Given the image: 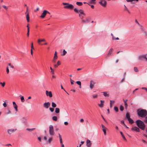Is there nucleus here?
<instances>
[{
	"label": "nucleus",
	"mask_w": 147,
	"mask_h": 147,
	"mask_svg": "<svg viewBox=\"0 0 147 147\" xmlns=\"http://www.w3.org/2000/svg\"><path fill=\"white\" fill-rule=\"evenodd\" d=\"M74 11L76 13L79 14V16L82 20V22L87 23L91 21V19L89 17L86 18L85 20L83 19L86 14L84 13L83 10H74Z\"/></svg>",
	"instance_id": "f257e3e1"
},
{
	"label": "nucleus",
	"mask_w": 147,
	"mask_h": 147,
	"mask_svg": "<svg viewBox=\"0 0 147 147\" xmlns=\"http://www.w3.org/2000/svg\"><path fill=\"white\" fill-rule=\"evenodd\" d=\"M138 116L142 118H144L147 115V111L146 109H139L137 110Z\"/></svg>",
	"instance_id": "f03ea898"
},
{
	"label": "nucleus",
	"mask_w": 147,
	"mask_h": 147,
	"mask_svg": "<svg viewBox=\"0 0 147 147\" xmlns=\"http://www.w3.org/2000/svg\"><path fill=\"white\" fill-rule=\"evenodd\" d=\"M137 125L138 127L142 130H144L145 128V125L142 121L140 120H137L136 121Z\"/></svg>",
	"instance_id": "7ed1b4c3"
},
{
	"label": "nucleus",
	"mask_w": 147,
	"mask_h": 147,
	"mask_svg": "<svg viewBox=\"0 0 147 147\" xmlns=\"http://www.w3.org/2000/svg\"><path fill=\"white\" fill-rule=\"evenodd\" d=\"M63 4L64 5H65L64 7V8L71 9L74 8V9H77L76 8H74L73 5L72 4H69L68 3H63Z\"/></svg>",
	"instance_id": "20e7f679"
},
{
	"label": "nucleus",
	"mask_w": 147,
	"mask_h": 147,
	"mask_svg": "<svg viewBox=\"0 0 147 147\" xmlns=\"http://www.w3.org/2000/svg\"><path fill=\"white\" fill-rule=\"evenodd\" d=\"M49 133L50 135L51 136H53L54 135V131L53 126L52 125H50L49 127Z\"/></svg>",
	"instance_id": "39448f33"
},
{
	"label": "nucleus",
	"mask_w": 147,
	"mask_h": 147,
	"mask_svg": "<svg viewBox=\"0 0 147 147\" xmlns=\"http://www.w3.org/2000/svg\"><path fill=\"white\" fill-rule=\"evenodd\" d=\"M138 59L139 60H145L147 62V58L146 57V55L139 56Z\"/></svg>",
	"instance_id": "423d86ee"
},
{
	"label": "nucleus",
	"mask_w": 147,
	"mask_h": 147,
	"mask_svg": "<svg viewBox=\"0 0 147 147\" xmlns=\"http://www.w3.org/2000/svg\"><path fill=\"white\" fill-rule=\"evenodd\" d=\"M99 3L103 7H106L107 5V1L105 0H100Z\"/></svg>",
	"instance_id": "0eeeda50"
},
{
	"label": "nucleus",
	"mask_w": 147,
	"mask_h": 147,
	"mask_svg": "<svg viewBox=\"0 0 147 147\" xmlns=\"http://www.w3.org/2000/svg\"><path fill=\"white\" fill-rule=\"evenodd\" d=\"M30 12V10H26V11L25 13V14L26 16V18L27 21L28 22H29V13Z\"/></svg>",
	"instance_id": "6e6552de"
},
{
	"label": "nucleus",
	"mask_w": 147,
	"mask_h": 147,
	"mask_svg": "<svg viewBox=\"0 0 147 147\" xmlns=\"http://www.w3.org/2000/svg\"><path fill=\"white\" fill-rule=\"evenodd\" d=\"M47 13H48L49 14H50L49 12L48 11L46 10H45L42 14L41 16H40V17L42 18H44Z\"/></svg>",
	"instance_id": "1a4fd4ad"
},
{
	"label": "nucleus",
	"mask_w": 147,
	"mask_h": 147,
	"mask_svg": "<svg viewBox=\"0 0 147 147\" xmlns=\"http://www.w3.org/2000/svg\"><path fill=\"white\" fill-rule=\"evenodd\" d=\"M95 82L93 80H91L90 82V89H92L94 87Z\"/></svg>",
	"instance_id": "9d476101"
},
{
	"label": "nucleus",
	"mask_w": 147,
	"mask_h": 147,
	"mask_svg": "<svg viewBox=\"0 0 147 147\" xmlns=\"http://www.w3.org/2000/svg\"><path fill=\"white\" fill-rule=\"evenodd\" d=\"M113 48H111L109 50L108 53L107 54L106 56V58L109 57H110V56H111V55L113 53Z\"/></svg>",
	"instance_id": "9b49d317"
},
{
	"label": "nucleus",
	"mask_w": 147,
	"mask_h": 147,
	"mask_svg": "<svg viewBox=\"0 0 147 147\" xmlns=\"http://www.w3.org/2000/svg\"><path fill=\"white\" fill-rule=\"evenodd\" d=\"M50 106L49 102H45L43 104V107L45 109H48Z\"/></svg>",
	"instance_id": "f8f14e48"
},
{
	"label": "nucleus",
	"mask_w": 147,
	"mask_h": 147,
	"mask_svg": "<svg viewBox=\"0 0 147 147\" xmlns=\"http://www.w3.org/2000/svg\"><path fill=\"white\" fill-rule=\"evenodd\" d=\"M17 130L16 129H10L7 130V131L8 134H11L12 133L15 131Z\"/></svg>",
	"instance_id": "ddd939ff"
},
{
	"label": "nucleus",
	"mask_w": 147,
	"mask_h": 147,
	"mask_svg": "<svg viewBox=\"0 0 147 147\" xmlns=\"http://www.w3.org/2000/svg\"><path fill=\"white\" fill-rule=\"evenodd\" d=\"M46 94L47 96H49L50 97H51L53 96V95L51 91H48L47 90L46 91Z\"/></svg>",
	"instance_id": "4468645a"
},
{
	"label": "nucleus",
	"mask_w": 147,
	"mask_h": 147,
	"mask_svg": "<svg viewBox=\"0 0 147 147\" xmlns=\"http://www.w3.org/2000/svg\"><path fill=\"white\" fill-rule=\"evenodd\" d=\"M45 40L44 39H39L38 40V44L40 45H42L43 44H42L41 42H45Z\"/></svg>",
	"instance_id": "2eb2a0df"
},
{
	"label": "nucleus",
	"mask_w": 147,
	"mask_h": 147,
	"mask_svg": "<svg viewBox=\"0 0 147 147\" xmlns=\"http://www.w3.org/2000/svg\"><path fill=\"white\" fill-rule=\"evenodd\" d=\"M92 145V143L90 140H88L86 141V145L88 147H90Z\"/></svg>",
	"instance_id": "dca6fc26"
},
{
	"label": "nucleus",
	"mask_w": 147,
	"mask_h": 147,
	"mask_svg": "<svg viewBox=\"0 0 147 147\" xmlns=\"http://www.w3.org/2000/svg\"><path fill=\"white\" fill-rule=\"evenodd\" d=\"M132 130L135 131L137 132H139L140 131L139 129L137 127H134L131 128Z\"/></svg>",
	"instance_id": "f3484780"
},
{
	"label": "nucleus",
	"mask_w": 147,
	"mask_h": 147,
	"mask_svg": "<svg viewBox=\"0 0 147 147\" xmlns=\"http://www.w3.org/2000/svg\"><path fill=\"white\" fill-rule=\"evenodd\" d=\"M101 103L100 104H98V105L100 108H102L103 107L104 103L105 102L104 101L102 100H100Z\"/></svg>",
	"instance_id": "a211bd4d"
},
{
	"label": "nucleus",
	"mask_w": 147,
	"mask_h": 147,
	"mask_svg": "<svg viewBox=\"0 0 147 147\" xmlns=\"http://www.w3.org/2000/svg\"><path fill=\"white\" fill-rule=\"evenodd\" d=\"M13 107L14 108L16 111L17 112V111H18V106H17V105L16 104V103L15 102H13Z\"/></svg>",
	"instance_id": "6ab92c4d"
},
{
	"label": "nucleus",
	"mask_w": 147,
	"mask_h": 147,
	"mask_svg": "<svg viewBox=\"0 0 147 147\" xmlns=\"http://www.w3.org/2000/svg\"><path fill=\"white\" fill-rule=\"evenodd\" d=\"M107 92H102L103 94L105 96L108 97L109 96V94Z\"/></svg>",
	"instance_id": "aec40b11"
},
{
	"label": "nucleus",
	"mask_w": 147,
	"mask_h": 147,
	"mask_svg": "<svg viewBox=\"0 0 147 147\" xmlns=\"http://www.w3.org/2000/svg\"><path fill=\"white\" fill-rule=\"evenodd\" d=\"M58 135H59V141H60V144H62L63 141H62V138L61 137V136L59 134Z\"/></svg>",
	"instance_id": "412c9836"
},
{
	"label": "nucleus",
	"mask_w": 147,
	"mask_h": 147,
	"mask_svg": "<svg viewBox=\"0 0 147 147\" xmlns=\"http://www.w3.org/2000/svg\"><path fill=\"white\" fill-rule=\"evenodd\" d=\"M126 1L128 2H130L132 4H134L135 0H126Z\"/></svg>",
	"instance_id": "4be33fe9"
},
{
	"label": "nucleus",
	"mask_w": 147,
	"mask_h": 147,
	"mask_svg": "<svg viewBox=\"0 0 147 147\" xmlns=\"http://www.w3.org/2000/svg\"><path fill=\"white\" fill-rule=\"evenodd\" d=\"M52 119L54 121H56L57 120V117L56 116H53L52 117Z\"/></svg>",
	"instance_id": "5701e85b"
},
{
	"label": "nucleus",
	"mask_w": 147,
	"mask_h": 147,
	"mask_svg": "<svg viewBox=\"0 0 147 147\" xmlns=\"http://www.w3.org/2000/svg\"><path fill=\"white\" fill-rule=\"evenodd\" d=\"M127 120L129 121V123L131 124H132L134 123L133 120L130 118L128 119Z\"/></svg>",
	"instance_id": "b1692460"
},
{
	"label": "nucleus",
	"mask_w": 147,
	"mask_h": 147,
	"mask_svg": "<svg viewBox=\"0 0 147 147\" xmlns=\"http://www.w3.org/2000/svg\"><path fill=\"white\" fill-rule=\"evenodd\" d=\"M120 134H121V135L122 136V138H123V139L125 140H126V139L125 138V137L124 135H123V132L121 131H120Z\"/></svg>",
	"instance_id": "393cba45"
},
{
	"label": "nucleus",
	"mask_w": 147,
	"mask_h": 147,
	"mask_svg": "<svg viewBox=\"0 0 147 147\" xmlns=\"http://www.w3.org/2000/svg\"><path fill=\"white\" fill-rule=\"evenodd\" d=\"M55 112L57 113H58L60 112V109L59 108H57L55 109Z\"/></svg>",
	"instance_id": "a878e982"
},
{
	"label": "nucleus",
	"mask_w": 147,
	"mask_h": 147,
	"mask_svg": "<svg viewBox=\"0 0 147 147\" xmlns=\"http://www.w3.org/2000/svg\"><path fill=\"white\" fill-rule=\"evenodd\" d=\"M126 117L127 119V120L130 118V115L128 113H126Z\"/></svg>",
	"instance_id": "bb28decb"
},
{
	"label": "nucleus",
	"mask_w": 147,
	"mask_h": 147,
	"mask_svg": "<svg viewBox=\"0 0 147 147\" xmlns=\"http://www.w3.org/2000/svg\"><path fill=\"white\" fill-rule=\"evenodd\" d=\"M51 105L53 108H55L57 106L56 104L53 102H52Z\"/></svg>",
	"instance_id": "cd10ccee"
},
{
	"label": "nucleus",
	"mask_w": 147,
	"mask_h": 147,
	"mask_svg": "<svg viewBox=\"0 0 147 147\" xmlns=\"http://www.w3.org/2000/svg\"><path fill=\"white\" fill-rule=\"evenodd\" d=\"M53 58L54 59H57V52L56 51H55V54H54V56Z\"/></svg>",
	"instance_id": "c85d7f7f"
},
{
	"label": "nucleus",
	"mask_w": 147,
	"mask_h": 147,
	"mask_svg": "<svg viewBox=\"0 0 147 147\" xmlns=\"http://www.w3.org/2000/svg\"><path fill=\"white\" fill-rule=\"evenodd\" d=\"M110 107L111 108L112 107V104L115 101L114 100H110Z\"/></svg>",
	"instance_id": "c756f323"
},
{
	"label": "nucleus",
	"mask_w": 147,
	"mask_h": 147,
	"mask_svg": "<svg viewBox=\"0 0 147 147\" xmlns=\"http://www.w3.org/2000/svg\"><path fill=\"white\" fill-rule=\"evenodd\" d=\"M76 4L79 6H81L83 4L82 2H77L76 3Z\"/></svg>",
	"instance_id": "7c9ffc66"
},
{
	"label": "nucleus",
	"mask_w": 147,
	"mask_h": 147,
	"mask_svg": "<svg viewBox=\"0 0 147 147\" xmlns=\"http://www.w3.org/2000/svg\"><path fill=\"white\" fill-rule=\"evenodd\" d=\"M0 84L1 85L2 87H3L5 85V82H3V83L1 82L0 83Z\"/></svg>",
	"instance_id": "2f4dec72"
},
{
	"label": "nucleus",
	"mask_w": 147,
	"mask_h": 147,
	"mask_svg": "<svg viewBox=\"0 0 147 147\" xmlns=\"http://www.w3.org/2000/svg\"><path fill=\"white\" fill-rule=\"evenodd\" d=\"M52 140H53L52 138V137L50 138L48 140V143H50L51 142V141H52Z\"/></svg>",
	"instance_id": "473e14b6"
},
{
	"label": "nucleus",
	"mask_w": 147,
	"mask_h": 147,
	"mask_svg": "<svg viewBox=\"0 0 147 147\" xmlns=\"http://www.w3.org/2000/svg\"><path fill=\"white\" fill-rule=\"evenodd\" d=\"M114 109L116 112H118L119 110L117 107L116 106H115L114 107Z\"/></svg>",
	"instance_id": "72a5a7b5"
},
{
	"label": "nucleus",
	"mask_w": 147,
	"mask_h": 147,
	"mask_svg": "<svg viewBox=\"0 0 147 147\" xmlns=\"http://www.w3.org/2000/svg\"><path fill=\"white\" fill-rule=\"evenodd\" d=\"M21 101L22 102H24V98L23 96H21Z\"/></svg>",
	"instance_id": "f704fd0d"
},
{
	"label": "nucleus",
	"mask_w": 147,
	"mask_h": 147,
	"mask_svg": "<svg viewBox=\"0 0 147 147\" xmlns=\"http://www.w3.org/2000/svg\"><path fill=\"white\" fill-rule=\"evenodd\" d=\"M124 108L123 106L121 105L120 107V110L121 111H122L123 110Z\"/></svg>",
	"instance_id": "c9c22d12"
},
{
	"label": "nucleus",
	"mask_w": 147,
	"mask_h": 147,
	"mask_svg": "<svg viewBox=\"0 0 147 147\" xmlns=\"http://www.w3.org/2000/svg\"><path fill=\"white\" fill-rule=\"evenodd\" d=\"M35 128H32V129H29V128H27L26 129V130L28 131H32Z\"/></svg>",
	"instance_id": "e433bc0d"
},
{
	"label": "nucleus",
	"mask_w": 147,
	"mask_h": 147,
	"mask_svg": "<svg viewBox=\"0 0 147 147\" xmlns=\"http://www.w3.org/2000/svg\"><path fill=\"white\" fill-rule=\"evenodd\" d=\"M102 130L104 132V133L105 135H106V128H103L102 129Z\"/></svg>",
	"instance_id": "4c0bfd02"
},
{
	"label": "nucleus",
	"mask_w": 147,
	"mask_h": 147,
	"mask_svg": "<svg viewBox=\"0 0 147 147\" xmlns=\"http://www.w3.org/2000/svg\"><path fill=\"white\" fill-rule=\"evenodd\" d=\"M134 70L136 72H138V69L137 67H134Z\"/></svg>",
	"instance_id": "58836bf2"
},
{
	"label": "nucleus",
	"mask_w": 147,
	"mask_h": 147,
	"mask_svg": "<svg viewBox=\"0 0 147 147\" xmlns=\"http://www.w3.org/2000/svg\"><path fill=\"white\" fill-rule=\"evenodd\" d=\"M49 109L50 111L52 112H53L54 110V109L53 108L50 107L49 108Z\"/></svg>",
	"instance_id": "ea45409f"
},
{
	"label": "nucleus",
	"mask_w": 147,
	"mask_h": 147,
	"mask_svg": "<svg viewBox=\"0 0 147 147\" xmlns=\"http://www.w3.org/2000/svg\"><path fill=\"white\" fill-rule=\"evenodd\" d=\"M50 69L51 70V72L53 74H54V70L51 67H50Z\"/></svg>",
	"instance_id": "a19ab883"
},
{
	"label": "nucleus",
	"mask_w": 147,
	"mask_h": 147,
	"mask_svg": "<svg viewBox=\"0 0 147 147\" xmlns=\"http://www.w3.org/2000/svg\"><path fill=\"white\" fill-rule=\"evenodd\" d=\"M145 119L144 120V121L146 123H147V115L145 117H144Z\"/></svg>",
	"instance_id": "79ce46f5"
},
{
	"label": "nucleus",
	"mask_w": 147,
	"mask_h": 147,
	"mask_svg": "<svg viewBox=\"0 0 147 147\" xmlns=\"http://www.w3.org/2000/svg\"><path fill=\"white\" fill-rule=\"evenodd\" d=\"M66 53H67V52L65 51V50H63V53L62 55L63 56L65 55Z\"/></svg>",
	"instance_id": "37998d69"
},
{
	"label": "nucleus",
	"mask_w": 147,
	"mask_h": 147,
	"mask_svg": "<svg viewBox=\"0 0 147 147\" xmlns=\"http://www.w3.org/2000/svg\"><path fill=\"white\" fill-rule=\"evenodd\" d=\"M8 65L11 68H13L14 67L12 65H11V63H9L8 64Z\"/></svg>",
	"instance_id": "c03bdc74"
},
{
	"label": "nucleus",
	"mask_w": 147,
	"mask_h": 147,
	"mask_svg": "<svg viewBox=\"0 0 147 147\" xmlns=\"http://www.w3.org/2000/svg\"><path fill=\"white\" fill-rule=\"evenodd\" d=\"M126 10L127 12H128L129 14H131L132 13L130 10Z\"/></svg>",
	"instance_id": "a18cd8bd"
},
{
	"label": "nucleus",
	"mask_w": 147,
	"mask_h": 147,
	"mask_svg": "<svg viewBox=\"0 0 147 147\" xmlns=\"http://www.w3.org/2000/svg\"><path fill=\"white\" fill-rule=\"evenodd\" d=\"M98 95L97 94H93L92 95L93 97L94 98H96L97 97Z\"/></svg>",
	"instance_id": "49530a36"
},
{
	"label": "nucleus",
	"mask_w": 147,
	"mask_h": 147,
	"mask_svg": "<svg viewBox=\"0 0 147 147\" xmlns=\"http://www.w3.org/2000/svg\"><path fill=\"white\" fill-rule=\"evenodd\" d=\"M2 8L5 9H7L8 8V7L7 6L3 5L2 6Z\"/></svg>",
	"instance_id": "de8ad7c7"
},
{
	"label": "nucleus",
	"mask_w": 147,
	"mask_h": 147,
	"mask_svg": "<svg viewBox=\"0 0 147 147\" xmlns=\"http://www.w3.org/2000/svg\"><path fill=\"white\" fill-rule=\"evenodd\" d=\"M76 83L78 85L81 84V83L80 81H78L76 82Z\"/></svg>",
	"instance_id": "09e8293b"
},
{
	"label": "nucleus",
	"mask_w": 147,
	"mask_h": 147,
	"mask_svg": "<svg viewBox=\"0 0 147 147\" xmlns=\"http://www.w3.org/2000/svg\"><path fill=\"white\" fill-rule=\"evenodd\" d=\"M70 80H71V84L72 85L74 84V81L72 80L71 78H70Z\"/></svg>",
	"instance_id": "8fccbe9b"
},
{
	"label": "nucleus",
	"mask_w": 147,
	"mask_h": 147,
	"mask_svg": "<svg viewBox=\"0 0 147 147\" xmlns=\"http://www.w3.org/2000/svg\"><path fill=\"white\" fill-rule=\"evenodd\" d=\"M61 63L59 61H58L57 63V66H59L61 64Z\"/></svg>",
	"instance_id": "3c124183"
},
{
	"label": "nucleus",
	"mask_w": 147,
	"mask_h": 147,
	"mask_svg": "<svg viewBox=\"0 0 147 147\" xmlns=\"http://www.w3.org/2000/svg\"><path fill=\"white\" fill-rule=\"evenodd\" d=\"M29 32H30V30H29V29H28V30H27V36L28 37L29 35Z\"/></svg>",
	"instance_id": "603ef678"
},
{
	"label": "nucleus",
	"mask_w": 147,
	"mask_h": 147,
	"mask_svg": "<svg viewBox=\"0 0 147 147\" xmlns=\"http://www.w3.org/2000/svg\"><path fill=\"white\" fill-rule=\"evenodd\" d=\"M34 46L33 42H32L31 44V49H34Z\"/></svg>",
	"instance_id": "864d4df0"
},
{
	"label": "nucleus",
	"mask_w": 147,
	"mask_h": 147,
	"mask_svg": "<svg viewBox=\"0 0 147 147\" xmlns=\"http://www.w3.org/2000/svg\"><path fill=\"white\" fill-rule=\"evenodd\" d=\"M124 104H125V108L126 109H127V102H125V103H124Z\"/></svg>",
	"instance_id": "5fc2aeb1"
},
{
	"label": "nucleus",
	"mask_w": 147,
	"mask_h": 147,
	"mask_svg": "<svg viewBox=\"0 0 147 147\" xmlns=\"http://www.w3.org/2000/svg\"><path fill=\"white\" fill-rule=\"evenodd\" d=\"M143 32L146 36H147V32L144 30Z\"/></svg>",
	"instance_id": "6e6d98bb"
},
{
	"label": "nucleus",
	"mask_w": 147,
	"mask_h": 147,
	"mask_svg": "<svg viewBox=\"0 0 147 147\" xmlns=\"http://www.w3.org/2000/svg\"><path fill=\"white\" fill-rule=\"evenodd\" d=\"M61 88L62 89H63L67 93V94H69L66 92V91L64 89L63 87L62 86V85H61Z\"/></svg>",
	"instance_id": "4d7b16f0"
},
{
	"label": "nucleus",
	"mask_w": 147,
	"mask_h": 147,
	"mask_svg": "<svg viewBox=\"0 0 147 147\" xmlns=\"http://www.w3.org/2000/svg\"><path fill=\"white\" fill-rule=\"evenodd\" d=\"M84 141H82V142H81V144H80V145H79V147H81V145H82V144H84Z\"/></svg>",
	"instance_id": "13d9d810"
},
{
	"label": "nucleus",
	"mask_w": 147,
	"mask_h": 147,
	"mask_svg": "<svg viewBox=\"0 0 147 147\" xmlns=\"http://www.w3.org/2000/svg\"><path fill=\"white\" fill-rule=\"evenodd\" d=\"M3 106L4 107H6L7 106V104L6 103L4 102L3 104Z\"/></svg>",
	"instance_id": "bf43d9fd"
},
{
	"label": "nucleus",
	"mask_w": 147,
	"mask_h": 147,
	"mask_svg": "<svg viewBox=\"0 0 147 147\" xmlns=\"http://www.w3.org/2000/svg\"><path fill=\"white\" fill-rule=\"evenodd\" d=\"M6 72H7V74H8L9 73V70L8 69V67H7V68Z\"/></svg>",
	"instance_id": "052dcab7"
},
{
	"label": "nucleus",
	"mask_w": 147,
	"mask_h": 147,
	"mask_svg": "<svg viewBox=\"0 0 147 147\" xmlns=\"http://www.w3.org/2000/svg\"><path fill=\"white\" fill-rule=\"evenodd\" d=\"M54 59L53 58V62L54 63H55V62H56V59Z\"/></svg>",
	"instance_id": "680f3d73"
},
{
	"label": "nucleus",
	"mask_w": 147,
	"mask_h": 147,
	"mask_svg": "<svg viewBox=\"0 0 147 147\" xmlns=\"http://www.w3.org/2000/svg\"><path fill=\"white\" fill-rule=\"evenodd\" d=\"M101 117H102L103 119L104 120V121L105 122H106V120L105 119V118L104 117H103V116L102 115H101Z\"/></svg>",
	"instance_id": "e2e57ef3"
},
{
	"label": "nucleus",
	"mask_w": 147,
	"mask_h": 147,
	"mask_svg": "<svg viewBox=\"0 0 147 147\" xmlns=\"http://www.w3.org/2000/svg\"><path fill=\"white\" fill-rule=\"evenodd\" d=\"M24 8L26 9H28V7L27 6V5H25L24 6Z\"/></svg>",
	"instance_id": "0e129e2a"
},
{
	"label": "nucleus",
	"mask_w": 147,
	"mask_h": 147,
	"mask_svg": "<svg viewBox=\"0 0 147 147\" xmlns=\"http://www.w3.org/2000/svg\"><path fill=\"white\" fill-rule=\"evenodd\" d=\"M121 123H123V124H124V125L125 126H126V125H125V123H124V121H123V120H122V121H121Z\"/></svg>",
	"instance_id": "69168bd1"
},
{
	"label": "nucleus",
	"mask_w": 147,
	"mask_h": 147,
	"mask_svg": "<svg viewBox=\"0 0 147 147\" xmlns=\"http://www.w3.org/2000/svg\"><path fill=\"white\" fill-rule=\"evenodd\" d=\"M68 123L67 122H65L64 124L65 125H68Z\"/></svg>",
	"instance_id": "338daca9"
},
{
	"label": "nucleus",
	"mask_w": 147,
	"mask_h": 147,
	"mask_svg": "<svg viewBox=\"0 0 147 147\" xmlns=\"http://www.w3.org/2000/svg\"><path fill=\"white\" fill-rule=\"evenodd\" d=\"M84 121V120L83 119H80V122H83Z\"/></svg>",
	"instance_id": "774afa93"
}]
</instances>
